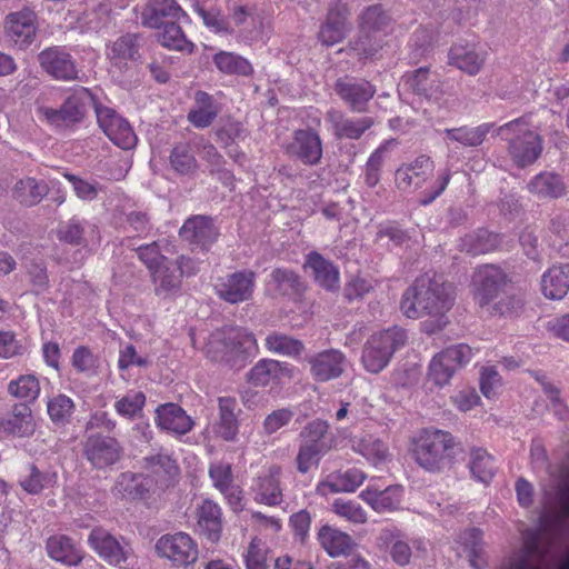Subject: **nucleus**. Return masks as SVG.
Masks as SVG:
<instances>
[{"label":"nucleus","mask_w":569,"mask_h":569,"mask_svg":"<svg viewBox=\"0 0 569 569\" xmlns=\"http://www.w3.org/2000/svg\"><path fill=\"white\" fill-rule=\"evenodd\" d=\"M456 301V287L436 273H423L409 286L400 301V310L409 319H423L427 335L441 331L448 323V312Z\"/></svg>","instance_id":"obj_1"},{"label":"nucleus","mask_w":569,"mask_h":569,"mask_svg":"<svg viewBox=\"0 0 569 569\" xmlns=\"http://www.w3.org/2000/svg\"><path fill=\"white\" fill-rule=\"evenodd\" d=\"M455 438L448 431L425 429L415 441V461L429 472H441L453 462Z\"/></svg>","instance_id":"obj_2"},{"label":"nucleus","mask_w":569,"mask_h":569,"mask_svg":"<svg viewBox=\"0 0 569 569\" xmlns=\"http://www.w3.org/2000/svg\"><path fill=\"white\" fill-rule=\"evenodd\" d=\"M204 351L216 361L222 360L228 355L244 361L258 352V345L254 336L247 329L224 327L210 333Z\"/></svg>","instance_id":"obj_3"},{"label":"nucleus","mask_w":569,"mask_h":569,"mask_svg":"<svg viewBox=\"0 0 569 569\" xmlns=\"http://www.w3.org/2000/svg\"><path fill=\"white\" fill-rule=\"evenodd\" d=\"M406 341L407 333L399 327L372 333L362 347L361 363L363 368L370 373H380Z\"/></svg>","instance_id":"obj_4"},{"label":"nucleus","mask_w":569,"mask_h":569,"mask_svg":"<svg viewBox=\"0 0 569 569\" xmlns=\"http://www.w3.org/2000/svg\"><path fill=\"white\" fill-rule=\"evenodd\" d=\"M499 130L501 133L512 134L509 139L508 152L519 168L535 163L541 156L542 138L530 129L526 117L515 119L501 126Z\"/></svg>","instance_id":"obj_5"},{"label":"nucleus","mask_w":569,"mask_h":569,"mask_svg":"<svg viewBox=\"0 0 569 569\" xmlns=\"http://www.w3.org/2000/svg\"><path fill=\"white\" fill-rule=\"evenodd\" d=\"M327 421L316 419L306 425L301 431L302 442L297 456V468L301 473L328 453L336 445V437L329 431Z\"/></svg>","instance_id":"obj_6"},{"label":"nucleus","mask_w":569,"mask_h":569,"mask_svg":"<svg viewBox=\"0 0 569 569\" xmlns=\"http://www.w3.org/2000/svg\"><path fill=\"white\" fill-rule=\"evenodd\" d=\"M472 348L466 343L448 347L435 355L429 363L427 379L439 388L447 386L456 371L472 358Z\"/></svg>","instance_id":"obj_7"},{"label":"nucleus","mask_w":569,"mask_h":569,"mask_svg":"<svg viewBox=\"0 0 569 569\" xmlns=\"http://www.w3.org/2000/svg\"><path fill=\"white\" fill-rule=\"evenodd\" d=\"M508 278L505 271L495 264L480 266L472 276V295L480 307L490 306L505 293Z\"/></svg>","instance_id":"obj_8"},{"label":"nucleus","mask_w":569,"mask_h":569,"mask_svg":"<svg viewBox=\"0 0 569 569\" xmlns=\"http://www.w3.org/2000/svg\"><path fill=\"white\" fill-rule=\"evenodd\" d=\"M523 547L521 553L508 560L499 569H540L545 556L539 529H526L522 532ZM556 569H569V552H567Z\"/></svg>","instance_id":"obj_9"},{"label":"nucleus","mask_w":569,"mask_h":569,"mask_svg":"<svg viewBox=\"0 0 569 569\" xmlns=\"http://www.w3.org/2000/svg\"><path fill=\"white\" fill-rule=\"evenodd\" d=\"M123 449L119 441L110 436L93 433L86 438L82 453L93 469L103 470L117 463Z\"/></svg>","instance_id":"obj_10"},{"label":"nucleus","mask_w":569,"mask_h":569,"mask_svg":"<svg viewBox=\"0 0 569 569\" xmlns=\"http://www.w3.org/2000/svg\"><path fill=\"white\" fill-rule=\"evenodd\" d=\"M99 127L106 136L119 148L130 150L136 147L138 138L130 123L108 107H96Z\"/></svg>","instance_id":"obj_11"},{"label":"nucleus","mask_w":569,"mask_h":569,"mask_svg":"<svg viewBox=\"0 0 569 569\" xmlns=\"http://www.w3.org/2000/svg\"><path fill=\"white\" fill-rule=\"evenodd\" d=\"M488 56V51L476 43H455L448 52V64L476 77L485 69Z\"/></svg>","instance_id":"obj_12"},{"label":"nucleus","mask_w":569,"mask_h":569,"mask_svg":"<svg viewBox=\"0 0 569 569\" xmlns=\"http://www.w3.org/2000/svg\"><path fill=\"white\" fill-rule=\"evenodd\" d=\"M156 549L161 557L168 558L178 566H188L198 557L192 539L183 532L161 537L156 543Z\"/></svg>","instance_id":"obj_13"},{"label":"nucleus","mask_w":569,"mask_h":569,"mask_svg":"<svg viewBox=\"0 0 569 569\" xmlns=\"http://www.w3.org/2000/svg\"><path fill=\"white\" fill-rule=\"evenodd\" d=\"M256 274L253 271H237L218 280L217 295L229 303H239L251 298Z\"/></svg>","instance_id":"obj_14"},{"label":"nucleus","mask_w":569,"mask_h":569,"mask_svg":"<svg viewBox=\"0 0 569 569\" xmlns=\"http://www.w3.org/2000/svg\"><path fill=\"white\" fill-rule=\"evenodd\" d=\"M287 150L303 164L317 166L322 158V141L317 131L298 129L293 132L292 141Z\"/></svg>","instance_id":"obj_15"},{"label":"nucleus","mask_w":569,"mask_h":569,"mask_svg":"<svg viewBox=\"0 0 569 569\" xmlns=\"http://www.w3.org/2000/svg\"><path fill=\"white\" fill-rule=\"evenodd\" d=\"M335 91L352 111L361 113L367 111L368 102L375 96L376 88L369 81L345 77L336 81Z\"/></svg>","instance_id":"obj_16"},{"label":"nucleus","mask_w":569,"mask_h":569,"mask_svg":"<svg viewBox=\"0 0 569 569\" xmlns=\"http://www.w3.org/2000/svg\"><path fill=\"white\" fill-rule=\"evenodd\" d=\"M310 373L318 382L339 378L345 371L346 356L338 349L320 351L308 358Z\"/></svg>","instance_id":"obj_17"},{"label":"nucleus","mask_w":569,"mask_h":569,"mask_svg":"<svg viewBox=\"0 0 569 569\" xmlns=\"http://www.w3.org/2000/svg\"><path fill=\"white\" fill-rule=\"evenodd\" d=\"M433 161L429 156L421 154L413 161L397 169L395 178L398 189L402 191L421 188L432 176Z\"/></svg>","instance_id":"obj_18"},{"label":"nucleus","mask_w":569,"mask_h":569,"mask_svg":"<svg viewBox=\"0 0 569 569\" xmlns=\"http://www.w3.org/2000/svg\"><path fill=\"white\" fill-rule=\"evenodd\" d=\"M4 32L20 47L30 44L37 32V14L29 8L9 13L4 21Z\"/></svg>","instance_id":"obj_19"},{"label":"nucleus","mask_w":569,"mask_h":569,"mask_svg":"<svg viewBox=\"0 0 569 569\" xmlns=\"http://www.w3.org/2000/svg\"><path fill=\"white\" fill-rule=\"evenodd\" d=\"M214 134L216 141L234 161L244 157L243 152L239 150L238 143L247 139L249 131L242 122L232 118H222L214 130Z\"/></svg>","instance_id":"obj_20"},{"label":"nucleus","mask_w":569,"mask_h":569,"mask_svg":"<svg viewBox=\"0 0 569 569\" xmlns=\"http://www.w3.org/2000/svg\"><path fill=\"white\" fill-rule=\"evenodd\" d=\"M186 13L174 0H149L141 11L142 26L161 29L172 20H180Z\"/></svg>","instance_id":"obj_21"},{"label":"nucleus","mask_w":569,"mask_h":569,"mask_svg":"<svg viewBox=\"0 0 569 569\" xmlns=\"http://www.w3.org/2000/svg\"><path fill=\"white\" fill-rule=\"evenodd\" d=\"M179 233L183 240L203 249H208L219 234L212 219L206 216H194L187 219Z\"/></svg>","instance_id":"obj_22"},{"label":"nucleus","mask_w":569,"mask_h":569,"mask_svg":"<svg viewBox=\"0 0 569 569\" xmlns=\"http://www.w3.org/2000/svg\"><path fill=\"white\" fill-rule=\"evenodd\" d=\"M38 60L43 70L58 80H72L77 78V69L71 56L59 48L42 50L38 56Z\"/></svg>","instance_id":"obj_23"},{"label":"nucleus","mask_w":569,"mask_h":569,"mask_svg":"<svg viewBox=\"0 0 569 569\" xmlns=\"http://www.w3.org/2000/svg\"><path fill=\"white\" fill-rule=\"evenodd\" d=\"M281 469L278 466H271L266 472L257 478L253 487L256 492L254 500L267 506H279L282 502Z\"/></svg>","instance_id":"obj_24"},{"label":"nucleus","mask_w":569,"mask_h":569,"mask_svg":"<svg viewBox=\"0 0 569 569\" xmlns=\"http://www.w3.org/2000/svg\"><path fill=\"white\" fill-rule=\"evenodd\" d=\"M348 17L349 11L346 4L338 3L330 8L326 23L319 32L322 44L330 47L342 41L349 30Z\"/></svg>","instance_id":"obj_25"},{"label":"nucleus","mask_w":569,"mask_h":569,"mask_svg":"<svg viewBox=\"0 0 569 569\" xmlns=\"http://www.w3.org/2000/svg\"><path fill=\"white\" fill-rule=\"evenodd\" d=\"M157 425L174 435L188 433L194 422L190 416L177 403L168 402L160 405L157 410Z\"/></svg>","instance_id":"obj_26"},{"label":"nucleus","mask_w":569,"mask_h":569,"mask_svg":"<svg viewBox=\"0 0 569 569\" xmlns=\"http://www.w3.org/2000/svg\"><path fill=\"white\" fill-rule=\"evenodd\" d=\"M92 549L108 563L119 565L127 559V553L119 541L103 528H94L89 535Z\"/></svg>","instance_id":"obj_27"},{"label":"nucleus","mask_w":569,"mask_h":569,"mask_svg":"<svg viewBox=\"0 0 569 569\" xmlns=\"http://www.w3.org/2000/svg\"><path fill=\"white\" fill-rule=\"evenodd\" d=\"M219 415L212 425L214 435L224 441L233 442L237 440L239 431L238 418L234 413L237 401L234 398L221 397L218 400Z\"/></svg>","instance_id":"obj_28"},{"label":"nucleus","mask_w":569,"mask_h":569,"mask_svg":"<svg viewBox=\"0 0 569 569\" xmlns=\"http://www.w3.org/2000/svg\"><path fill=\"white\" fill-rule=\"evenodd\" d=\"M0 428L14 437H30L36 430L32 411L26 403H16L8 418L0 419Z\"/></svg>","instance_id":"obj_29"},{"label":"nucleus","mask_w":569,"mask_h":569,"mask_svg":"<svg viewBox=\"0 0 569 569\" xmlns=\"http://www.w3.org/2000/svg\"><path fill=\"white\" fill-rule=\"evenodd\" d=\"M569 291V263L551 266L541 276V292L550 300H561Z\"/></svg>","instance_id":"obj_30"},{"label":"nucleus","mask_w":569,"mask_h":569,"mask_svg":"<svg viewBox=\"0 0 569 569\" xmlns=\"http://www.w3.org/2000/svg\"><path fill=\"white\" fill-rule=\"evenodd\" d=\"M528 191L541 199H559L567 194L568 188L560 174L540 172L527 184Z\"/></svg>","instance_id":"obj_31"},{"label":"nucleus","mask_w":569,"mask_h":569,"mask_svg":"<svg viewBox=\"0 0 569 569\" xmlns=\"http://www.w3.org/2000/svg\"><path fill=\"white\" fill-rule=\"evenodd\" d=\"M393 20L381 4H372L358 17V30L387 37L392 31Z\"/></svg>","instance_id":"obj_32"},{"label":"nucleus","mask_w":569,"mask_h":569,"mask_svg":"<svg viewBox=\"0 0 569 569\" xmlns=\"http://www.w3.org/2000/svg\"><path fill=\"white\" fill-rule=\"evenodd\" d=\"M198 530L209 541L217 542L221 536V511L217 503L207 499L198 508Z\"/></svg>","instance_id":"obj_33"},{"label":"nucleus","mask_w":569,"mask_h":569,"mask_svg":"<svg viewBox=\"0 0 569 569\" xmlns=\"http://www.w3.org/2000/svg\"><path fill=\"white\" fill-rule=\"evenodd\" d=\"M90 107H101L97 103L92 93L86 88L74 90L61 106V112L66 122H79Z\"/></svg>","instance_id":"obj_34"},{"label":"nucleus","mask_w":569,"mask_h":569,"mask_svg":"<svg viewBox=\"0 0 569 569\" xmlns=\"http://www.w3.org/2000/svg\"><path fill=\"white\" fill-rule=\"evenodd\" d=\"M150 485L151 480L143 475L127 471L117 478L112 492L122 498L141 499L149 492Z\"/></svg>","instance_id":"obj_35"},{"label":"nucleus","mask_w":569,"mask_h":569,"mask_svg":"<svg viewBox=\"0 0 569 569\" xmlns=\"http://www.w3.org/2000/svg\"><path fill=\"white\" fill-rule=\"evenodd\" d=\"M400 486H390L383 490L367 488L360 497L377 512H387L398 509L401 501Z\"/></svg>","instance_id":"obj_36"},{"label":"nucleus","mask_w":569,"mask_h":569,"mask_svg":"<svg viewBox=\"0 0 569 569\" xmlns=\"http://www.w3.org/2000/svg\"><path fill=\"white\" fill-rule=\"evenodd\" d=\"M209 476L213 486L229 499L231 505H240L241 490L233 485L231 465L226 462L213 463L210 466Z\"/></svg>","instance_id":"obj_37"},{"label":"nucleus","mask_w":569,"mask_h":569,"mask_svg":"<svg viewBox=\"0 0 569 569\" xmlns=\"http://www.w3.org/2000/svg\"><path fill=\"white\" fill-rule=\"evenodd\" d=\"M305 267L312 270L316 282L327 290H333L339 284V271L320 253L311 252L308 254Z\"/></svg>","instance_id":"obj_38"},{"label":"nucleus","mask_w":569,"mask_h":569,"mask_svg":"<svg viewBox=\"0 0 569 569\" xmlns=\"http://www.w3.org/2000/svg\"><path fill=\"white\" fill-rule=\"evenodd\" d=\"M499 243V234L487 229H478L462 237L459 247L461 251L477 256L496 250Z\"/></svg>","instance_id":"obj_39"},{"label":"nucleus","mask_w":569,"mask_h":569,"mask_svg":"<svg viewBox=\"0 0 569 569\" xmlns=\"http://www.w3.org/2000/svg\"><path fill=\"white\" fill-rule=\"evenodd\" d=\"M328 116L332 122L335 134L339 139H359L373 126V119L369 117L349 119L338 112H329Z\"/></svg>","instance_id":"obj_40"},{"label":"nucleus","mask_w":569,"mask_h":569,"mask_svg":"<svg viewBox=\"0 0 569 569\" xmlns=\"http://www.w3.org/2000/svg\"><path fill=\"white\" fill-rule=\"evenodd\" d=\"M151 273L157 296L167 298L179 291L181 274L178 273L174 263L168 261L159 264Z\"/></svg>","instance_id":"obj_41"},{"label":"nucleus","mask_w":569,"mask_h":569,"mask_svg":"<svg viewBox=\"0 0 569 569\" xmlns=\"http://www.w3.org/2000/svg\"><path fill=\"white\" fill-rule=\"evenodd\" d=\"M141 37L137 33H127L118 38L111 46L110 60L113 66H118L120 70L127 61H138L140 59Z\"/></svg>","instance_id":"obj_42"},{"label":"nucleus","mask_w":569,"mask_h":569,"mask_svg":"<svg viewBox=\"0 0 569 569\" xmlns=\"http://www.w3.org/2000/svg\"><path fill=\"white\" fill-rule=\"evenodd\" d=\"M367 476L363 471L351 468L346 471L331 473L322 481L319 488H328L330 492H353L359 488Z\"/></svg>","instance_id":"obj_43"},{"label":"nucleus","mask_w":569,"mask_h":569,"mask_svg":"<svg viewBox=\"0 0 569 569\" xmlns=\"http://www.w3.org/2000/svg\"><path fill=\"white\" fill-rule=\"evenodd\" d=\"M48 193V184L31 177L17 181L12 189L13 198L27 207L36 206Z\"/></svg>","instance_id":"obj_44"},{"label":"nucleus","mask_w":569,"mask_h":569,"mask_svg":"<svg viewBox=\"0 0 569 569\" xmlns=\"http://www.w3.org/2000/svg\"><path fill=\"white\" fill-rule=\"evenodd\" d=\"M48 555L56 561L68 566L78 565L82 556L67 536H53L47 541Z\"/></svg>","instance_id":"obj_45"},{"label":"nucleus","mask_w":569,"mask_h":569,"mask_svg":"<svg viewBox=\"0 0 569 569\" xmlns=\"http://www.w3.org/2000/svg\"><path fill=\"white\" fill-rule=\"evenodd\" d=\"M197 107L189 111L188 120L196 128H207L218 116V108L213 103V99L204 91H198L194 96Z\"/></svg>","instance_id":"obj_46"},{"label":"nucleus","mask_w":569,"mask_h":569,"mask_svg":"<svg viewBox=\"0 0 569 569\" xmlns=\"http://www.w3.org/2000/svg\"><path fill=\"white\" fill-rule=\"evenodd\" d=\"M319 541L323 549L331 557L347 555L352 547V539L346 532L323 526L318 535Z\"/></svg>","instance_id":"obj_47"},{"label":"nucleus","mask_w":569,"mask_h":569,"mask_svg":"<svg viewBox=\"0 0 569 569\" xmlns=\"http://www.w3.org/2000/svg\"><path fill=\"white\" fill-rule=\"evenodd\" d=\"M385 38L380 34L361 32L359 30L357 37L349 42V49L360 60L373 59L386 46Z\"/></svg>","instance_id":"obj_48"},{"label":"nucleus","mask_w":569,"mask_h":569,"mask_svg":"<svg viewBox=\"0 0 569 569\" xmlns=\"http://www.w3.org/2000/svg\"><path fill=\"white\" fill-rule=\"evenodd\" d=\"M288 369L272 359L260 360L248 373V381L256 387H264L270 381L280 379Z\"/></svg>","instance_id":"obj_49"},{"label":"nucleus","mask_w":569,"mask_h":569,"mask_svg":"<svg viewBox=\"0 0 569 569\" xmlns=\"http://www.w3.org/2000/svg\"><path fill=\"white\" fill-rule=\"evenodd\" d=\"M469 467L473 477L482 483H489L496 473L495 460L483 448L470 450Z\"/></svg>","instance_id":"obj_50"},{"label":"nucleus","mask_w":569,"mask_h":569,"mask_svg":"<svg viewBox=\"0 0 569 569\" xmlns=\"http://www.w3.org/2000/svg\"><path fill=\"white\" fill-rule=\"evenodd\" d=\"M179 20L169 21L162 27V31L159 32L158 39L160 43L170 49L182 52L191 53L193 51V43L189 41L178 24Z\"/></svg>","instance_id":"obj_51"},{"label":"nucleus","mask_w":569,"mask_h":569,"mask_svg":"<svg viewBox=\"0 0 569 569\" xmlns=\"http://www.w3.org/2000/svg\"><path fill=\"white\" fill-rule=\"evenodd\" d=\"M213 62L223 73L248 77L253 73L251 63L233 52L220 51L214 54Z\"/></svg>","instance_id":"obj_52"},{"label":"nucleus","mask_w":569,"mask_h":569,"mask_svg":"<svg viewBox=\"0 0 569 569\" xmlns=\"http://www.w3.org/2000/svg\"><path fill=\"white\" fill-rule=\"evenodd\" d=\"M270 278L274 289L282 296L300 295L305 289L300 277L288 268L273 269Z\"/></svg>","instance_id":"obj_53"},{"label":"nucleus","mask_w":569,"mask_h":569,"mask_svg":"<svg viewBox=\"0 0 569 569\" xmlns=\"http://www.w3.org/2000/svg\"><path fill=\"white\" fill-rule=\"evenodd\" d=\"M490 124L483 123L478 127H459L452 129H446L445 134L448 139L459 142L465 147H477L480 146L488 132L490 131Z\"/></svg>","instance_id":"obj_54"},{"label":"nucleus","mask_w":569,"mask_h":569,"mask_svg":"<svg viewBox=\"0 0 569 569\" xmlns=\"http://www.w3.org/2000/svg\"><path fill=\"white\" fill-rule=\"evenodd\" d=\"M396 538L397 536L393 531L387 529L382 530L378 538L379 546L388 547L391 545L390 555L392 560L399 566H406L411 558V548L407 542Z\"/></svg>","instance_id":"obj_55"},{"label":"nucleus","mask_w":569,"mask_h":569,"mask_svg":"<svg viewBox=\"0 0 569 569\" xmlns=\"http://www.w3.org/2000/svg\"><path fill=\"white\" fill-rule=\"evenodd\" d=\"M269 553L266 542L257 537L253 538L243 556L246 569H269L271 562Z\"/></svg>","instance_id":"obj_56"},{"label":"nucleus","mask_w":569,"mask_h":569,"mask_svg":"<svg viewBox=\"0 0 569 569\" xmlns=\"http://www.w3.org/2000/svg\"><path fill=\"white\" fill-rule=\"evenodd\" d=\"M266 345L270 351L287 356H299L305 348L302 341L277 332L266 338Z\"/></svg>","instance_id":"obj_57"},{"label":"nucleus","mask_w":569,"mask_h":569,"mask_svg":"<svg viewBox=\"0 0 569 569\" xmlns=\"http://www.w3.org/2000/svg\"><path fill=\"white\" fill-rule=\"evenodd\" d=\"M143 467L153 475L166 478H173L178 475V466L176 461L168 455L157 453L143 458Z\"/></svg>","instance_id":"obj_58"},{"label":"nucleus","mask_w":569,"mask_h":569,"mask_svg":"<svg viewBox=\"0 0 569 569\" xmlns=\"http://www.w3.org/2000/svg\"><path fill=\"white\" fill-rule=\"evenodd\" d=\"M358 451L373 465L385 462L390 457L388 446L373 437L363 438L358 445Z\"/></svg>","instance_id":"obj_59"},{"label":"nucleus","mask_w":569,"mask_h":569,"mask_svg":"<svg viewBox=\"0 0 569 569\" xmlns=\"http://www.w3.org/2000/svg\"><path fill=\"white\" fill-rule=\"evenodd\" d=\"M40 391L39 381L32 375H26L13 380L8 386V392L16 397L27 400H34Z\"/></svg>","instance_id":"obj_60"},{"label":"nucleus","mask_w":569,"mask_h":569,"mask_svg":"<svg viewBox=\"0 0 569 569\" xmlns=\"http://www.w3.org/2000/svg\"><path fill=\"white\" fill-rule=\"evenodd\" d=\"M197 12L204 26L217 34H232L233 29L219 9L204 10L197 6Z\"/></svg>","instance_id":"obj_61"},{"label":"nucleus","mask_w":569,"mask_h":569,"mask_svg":"<svg viewBox=\"0 0 569 569\" xmlns=\"http://www.w3.org/2000/svg\"><path fill=\"white\" fill-rule=\"evenodd\" d=\"M332 510L339 517L356 525H362L367 521L366 511L360 507V505L351 500H335L332 503Z\"/></svg>","instance_id":"obj_62"},{"label":"nucleus","mask_w":569,"mask_h":569,"mask_svg":"<svg viewBox=\"0 0 569 569\" xmlns=\"http://www.w3.org/2000/svg\"><path fill=\"white\" fill-rule=\"evenodd\" d=\"M72 410L73 402L64 395H59L48 402V413L50 419L57 425L67 423L71 417Z\"/></svg>","instance_id":"obj_63"},{"label":"nucleus","mask_w":569,"mask_h":569,"mask_svg":"<svg viewBox=\"0 0 569 569\" xmlns=\"http://www.w3.org/2000/svg\"><path fill=\"white\" fill-rule=\"evenodd\" d=\"M27 274L34 295L39 296L49 290V276L44 262L31 261L27 267Z\"/></svg>","instance_id":"obj_64"}]
</instances>
